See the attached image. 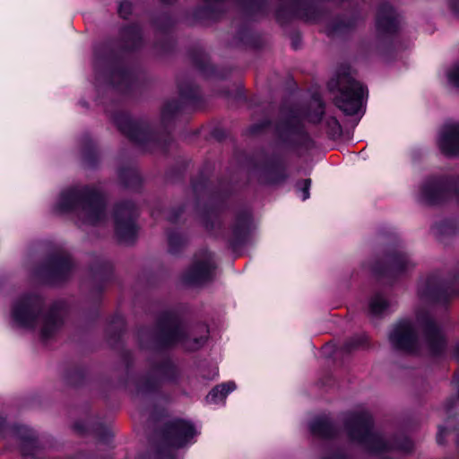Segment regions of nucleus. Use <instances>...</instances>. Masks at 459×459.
I'll list each match as a JSON object with an SVG mask.
<instances>
[{
    "mask_svg": "<svg viewBox=\"0 0 459 459\" xmlns=\"http://www.w3.org/2000/svg\"><path fill=\"white\" fill-rule=\"evenodd\" d=\"M389 341L394 349L409 353L417 352L426 346L436 355L446 345L443 333L425 310H417L414 322H399L390 333Z\"/></svg>",
    "mask_w": 459,
    "mask_h": 459,
    "instance_id": "nucleus-1",
    "label": "nucleus"
},
{
    "mask_svg": "<svg viewBox=\"0 0 459 459\" xmlns=\"http://www.w3.org/2000/svg\"><path fill=\"white\" fill-rule=\"evenodd\" d=\"M345 426L350 438L372 455L394 450L410 451L411 448V441L405 437H394L374 431L371 416L366 411L349 414Z\"/></svg>",
    "mask_w": 459,
    "mask_h": 459,
    "instance_id": "nucleus-2",
    "label": "nucleus"
},
{
    "mask_svg": "<svg viewBox=\"0 0 459 459\" xmlns=\"http://www.w3.org/2000/svg\"><path fill=\"white\" fill-rule=\"evenodd\" d=\"M13 317L22 327L35 328L40 325L41 338L52 337L62 324V304H55L50 310L42 313V299L37 295H28L20 299L13 306Z\"/></svg>",
    "mask_w": 459,
    "mask_h": 459,
    "instance_id": "nucleus-3",
    "label": "nucleus"
},
{
    "mask_svg": "<svg viewBox=\"0 0 459 459\" xmlns=\"http://www.w3.org/2000/svg\"><path fill=\"white\" fill-rule=\"evenodd\" d=\"M207 333L206 325H200L197 330H188L178 316L169 313L160 318L152 339L155 347L180 343L186 350L195 351L204 344Z\"/></svg>",
    "mask_w": 459,
    "mask_h": 459,
    "instance_id": "nucleus-4",
    "label": "nucleus"
},
{
    "mask_svg": "<svg viewBox=\"0 0 459 459\" xmlns=\"http://www.w3.org/2000/svg\"><path fill=\"white\" fill-rule=\"evenodd\" d=\"M56 208L62 212H74L88 224H97L106 218L104 197L88 188H70L61 193Z\"/></svg>",
    "mask_w": 459,
    "mask_h": 459,
    "instance_id": "nucleus-5",
    "label": "nucleus"
},
{
    "mask_svg": "<svg viewBox=\"0 0 459 459\" xmlns=\"http://www.w3.org/2000/svg\"><path fill=\"white\" fill-rule=\"evenodd\" d=\"M333 84V82L329 84L331 89ZM334 84L338 91L334 96L335 105L348 116L361 112L365 96L364 87L350 74H340Z\"/></svg>",
    "mask_w": 459,
    "mask_h": 459,
    "instance_id": "nucleus-6",
    "label": "nucleus"
},
{
    "mask_svg": "<svg viewBox=\"0 0 459 459\" xmlns=\"http://www.w3.org/2000/svg\"><path fill=\"white\" fill-rule=\"evenodd\" d=\"M196 433L195 427L190 422L183 420H174L166 426L160 447L153 455L143 459H175L171 448L184 446Z\"/></svg>",
    "mask_w": 459,
    "mask_h": 459,
    "instance_id": "nucleus-7",
    "label": "nucleus"
},
{
    "mask_svg": "<svg viewBox=\"0 0 459 459\" xmlns=\"http://www.w3.org/2000/svg\"><path fill=\"white\" fill-rule=\"evenodd\" d=\"M215 263L208 251L197 254L191 265L183 273L181 280L189 286H200L211 281L214 275Z\"/></svg>",
    "mask_w": 459,
    "mask_h": 459,
    "instance_id": "nucleus-8",
    "label": "nucleus"
},
{
    "mask_svg": "<svg viewBox=\"0 0 459 459\" xmlns=\"http://www.w3.org/2000/svg\"><path fill=\"white\" fill-rule=\"evenodd\" d=\"M135 216L136 210L132 204L117 206V244L128 246L134 243L137 237Z\"/></svg>",
    "mask_w": 459,
    "mask_h": 459,
    "instance_id": "nucleus-9",
    "label": "nucleus"
},
{
    "mask_svg": "<svg viewBox=\"0 0 459 459\" xmlns=\"http://www.w3.org/2000/svg\"><path fill=\"white\" fill-rule=\"evenodd\" d=\"M94 67L99 80L108 78V87L114 89L115 51L112 43L100 45L95 50Z\"/></svg>",
    "mask_w": 459,
    "mask_h": 459,
    "instance_id": "nucleus-10",
    "label": "nucleus"
},
{
    "mask_svg": "<svg viewBox=\"0 0 459 459\" xmlns=\"http://www.w3.org/2000/svg\"><path fill=\"white\" fill-rule=\"evenodd\" d=\"M418 295L422 301L446 303L455 296L448 289H443L437 279L431 277L421 281L418 286Z\"/></svg>",
    "mask_w": 459,
    "mask_h": 459,
    "instance_id": "nucleus-11",
    "label": "nucleus"
},
{
    "mask_svg": "<svg viewBox=\"0 0 459 459\" xmlns=\"http://www.w3.org/2000/svg\"><path fill=\"white\" fill-rule=\"evenodd\" d=\"M117 126L122 134L136 143H142L149 137L146 125L127 116L117 115Z\"/></svg>",
    "mask_w": 459,
    "mask_h": 459,
    "instance_id": "nucleus-12",
    "label": "nucleus"
},
{
    "mask_svg": "<svg viewBox=\"0 0 459 459\" xmlns=\"http://www.w3.org/2000/svg\"><path fill=\"white\" fill-rule=\"evenodd\" d=\"M447 192V183L443 178H430L425 181L420 189V199L428 204L442 202Z\"/></svg>",
    "mask_w": 459,
    "mask_h": 459,
    "instance_id": "nucleus-13",
    "label": "nucleus"
},
{
    "mask_svg": "<svg viewBox=\"0 0 459 459\" xmlns=\"http://www.w3.org/2000/svg\"><path fill=\"white\" fill-rule=\"evenodd\" d=\"M438 144L442 152L447 156L459 153V124H446L439 135Z\"/></svg>",
    "mask_w": 459,
    "mask_h": 459,
    "instance_id": "nucleus-14",
    "label": "nucleus"
},
{
    "mask_svg": "<svg viewBox=\"0 0 459 459\" xmlns=\"http://www.w3.org/2000/svg\"><path fill=\"white\" fill-rule=\"evenodd\" d=\"M72 267L73 264L68 255L53 258L48 268V276L50 281L58 282L66 279Z\"/></svg>",
    "mask_w": 459,
    "mask_h": 459,
    "instance_id": "nucleus-15",
    "label": "nucleus"
},
{
    "mask_svg": "<svg viewBox=\"0 0 459 459\" xmlns=\"http://www.w3.org/2000/svg\"><path fill=\"white\" fill-rule=\"evenodd\" d=\"M398 16L393 7L389 4L382 5L377 18L378 30L384 33H393L398 29Z\"/></svg>",
    "mask_w": 459,
    "mask_h": 459,
    "instance_id": "nucleus-16",
    "label": "nucleus"
},
{
    "mask_svg": "<svg viewBox=\"0 0 459 459\" xmlns=\"http://www.w3.org/2000/svg\"><path fill=\"white\" fill-rule=\"evenodd\" d=\"M141 183V178L138 171L133 168L128 167L119 169L117 172V186H121L126 188H136Z\"/></svg>",
    "mask_w": 459,
    "mask_h": 459,
    "instance_id": "nucleus-17",
    "label": "nucleus"
},
{
    "mask_svg": "<svg viewBox=\"0 0 459 459\" xmlns=\"http://www.w3.org/2000/svg\"><path fill=\"white\" fill-rule=\"evenodd\" d=\"M392 307V303L382 294H375L369 300L368 312L373 316H380L387 314Z\"/></svg>",
    "mask_w": 459,
    "mask_h": 459,
    "instance_id": "nucleus-18",
    "label": "nucleus"
},
{
    "mask_svg": "<svg viewBox=\"0 0 459 459\" xmlns=\"http://www.w3.org/2000/svg\"><path fill=\"white\" fill-rule=\"evenodd\" d=\"M311 432L321 437H331L334 435V428L327 417H318L310 424Z\"/></svg>",
    "mask_w": 459,
    "mask_h": 459,
    "instance_id": "nucleus-19",
    "label": "nucleus"
},
{
    "mask_svg": "<svg viewBox=\"0 0 459 459\" xmlns=\"http://www.w3.org/2000/svg\"><path fill=\"white\" fill-rule=\"evenodd\" d=\"M235 389L236 384L234 382L218 385L207 394L206 400L208 403H218L219 402L224 401L226 396Z\"/></svg>",
    "mask_w": 459,
    "mask_h": 459,
    "instance_id": "nucleus-20",
    "label": "nucleus"
},
{
    "mask_svg": "<svg viewBox=\"0 0 459 459\" xmlns=\"http://www.w3.org/2000/svg\"><path fill=\"white\" fill-rule=\"evenodd\" d=\"M414 266V263L405 255L399 254L395 256L387 269L388 274H399L404 273Z\"/></svg>",
    "mask_w": 459,
    "mask_h": 459,
    "instance_id": "nucleus-21",
    "label": "nucleus"
},
{
    "mask_svg": "<svg viewBox=\"0 0 459 459\" xmlns=\"http://www.w3.org/2000/svg\"><path fill=\"white\" fill-rule=\"evenodd\" d=\"M251 218L248 213L239 215L233 226V235L237 241L243 240L249 231Z\"/></svg>",
    "mask_w": 459,
    "mask_h": 459,
    "instance_id": "nucleus-22",
    "label": "nucleus"
},
{
    "mask_svg": "<svg viewBox=\"0 0 459 459\" xmlns=\"http://www.w3.org/2000/svg\"><path fill=\"white\" fill-rule=\"evenodd\" d=\"M123 37L126 39V46L128 48H137L141 39V30L137 26H131L126 28L122 32Z\"/></svg>",
    "mask_w": 459,
    "mask_h": 459,
    "instance_id": "nucleus-23",
    "label": "nucleus"
},
{
    "mask_svg": "<svg viewBox=\"0 0 459 459\" xmlns=\"http://www.w3.org/2000/svg\"><path fill=\"white\" fill-rule=\"evenodd\" d=\"M451 385L453 386L454 391L455 392V396L450 397L446 401L443 405V408L446 413H448L453 408H455L459 403V369L455 373Z\"/></svg>",
    "mask_w": 459,
    "mask_h": 459,
    "instance_id": "nucleus-24",
    "label": "nucleus"
},
{
    "mask_svg": "<svg viewBox=\"0 0 459 459\" xmlns=\"http://www.w3.org/2000/svg\"><path fill=\"white\" fill-rule=\"evenodd\" d=\"M117 91L122 87L123 84H125L126 87L132 82L133 80V74L132 73L126 69L122 68L121 66H118L117 64Z\"/></svg>",
    "mask_w": 459,
    "mask_h": 459,
    "instance_id": "nucleus-25",
    "label": "nucleus"
},
{
    "mask_svg": "<svg viewBox=\"0 0 459 459\" xmlns=\"http://www.w3.org/2000/svg\"><path fill=\"white\" fill-rule=\"evenodd\" d=\"M449 431L459 432L457 422L454 420H448L446 427H439L437 435V440L438 444H443L445 442V437Z\"/></svg>",
    "mask_w": 459,
    "mask_h": 459,
    "instance_id": "nucleus-26",
    "label": "nucleus"
},
{
    "mask_svg": "<svg viewBox=\"0 0 459 459\" xmlns=\"http://www.w3.org/2000/svg\"><path fill=\"white\" fill-rule=\"evenodd\" d=\"M21 448L24 455H32L34 456V453L30 450L36 447V440L31 434L27 435L26 437H21Z\"/></svg>",
    "mask_w": 459,
    "mask_h": 459,
    "instance_id": "nucleus-27",
    "label": "nucleus"
},
{
    "mask_svg": "<svg viewBox=\"0 0 459 459\" xmlns=\"http://www.w3.org/2000/svg\"><path fill=\"white\" fill-rule=\"evenodd\" d=\"M446 77L451 84L459 86V60L447 70Z\"/></svg>",
    "mask_w": 459,
    "mask_h": 459,
    "instance_id": "nucleus-28",
    "label": "nucleus"
},
{
    "mask_svg": "<svg viewBox=\"0 0 459 459\" xmlns=\"http://www.w3.org/2000/svg\"><path fill=\"white\" fill-rule=\"evenodd\" d=\"M325 123L332 136H339L342 134V126L335 117H328Z\"/></svg>",
    "mask_w": 459,
    "mask_h": 459,
    "instance_id": "nucleus-29",
    "label": "nucleus"
},
{
    "mask_svg": "<svg viewBox=\"0 0 459 459\" xmlns=\"http://www.w3.org/2000/svg\"><path fill=\"white\" fill-rule=\"evenodd\" d=\"M366 341H367V338L364 335L355 337L346 342L345 348L347 351H351L352 349H355V348H358V347L363 345L366 342Z\"/></svg>",
    "mask_w": 459,
    "mask_h": 459,
    "instance_id": "nucleus-30",
    "label": "nucleus"
},
{
    "mask_svg": "<svg viewBox=\"0 0 459 459\" xmlns=\"http://www.w3.org/2000/svg\"><path fill=\"white\" fill-rule=\"evenodd\" d=\"M182 244V238L178 235H170L169 237V245L171 252H176V246Z\"/></svg>",
    "mask_w": 459,
    "mask_h": 459,
    "instance_id": "nucleus-31",
    "label": "nucleus"
},
{
    "mask_svg": "<svg viewBox=\"0 0 459 459\" xmlns=\"http://www.w3.org/2000/svg\"><path fill=\"white\" fill-rule=\"evenodd\" d=\"M316 106L319 109L318 113L316 115L310 116L309 117L310 121L314 123H317L321 120L324 112L323 103L320 100H316Z\"/></svg>",
    "mask_w": 459,
    "mask_h": 459,
    "instance_id": "nucleus-32",
    "label": "nucleus"
},
{
    "mask_svg": "<svg viewBox=\"0 0 459 459\" xmlns=\"http://www.w3.org/2000/svg\"><path fill=\"white\" fill-rule=\"evenodd\" d=\"M303 187H302V200H307L309 197V188L311 186V180L310 179H305L302 182Z\"/></svg>",
    "mask_w": 459,
    "mask_h": 459,
    "instance_id": "nucleus-33",
    "label": "nucleus"
},
{
    "mask_svg": "<svg viewBox=\"0 0 459 459\" xmlns=\"http://www.w3.org/2000/svg\"><path fill=\"white\" fill-rule=\"evenodd\" d=\"M131 9H132V5L130 3H128V2L121 3L120 7H119V13L121 16L126 17L131 12Z\"/></svg>",
    "mask_w": 459,
    "mask_h": 459,
    "instance_id": "nucleus-34",
    "label": "nucleus"
},
{
    "mask_svg": "<svg viewBox=\"0 0 459 459\" xmlns=\"http://www.w3.org/2000/svg\"><path fill=\"white\" fill-rule=\"evenodd\" d=\"M178 104L176 102L169 103L166 105V107L163 109V116H166L169 112H174L178 109Z\"/></svg>",
    "mask_w": 459,
    "mask_h": 459,
    "instance_id": "nucleus-35",
    "label": "nucleus"
},
{
    "mask_svg": "<svg viewBox=\"0 0 459 459\" xmlns=\"http://www.w3.org/2000/svg\"><path fill=\"white\" fill-rule=\"evenodd\" d=\"M449 5L453 12L459 15V0H449Z\"/></svg>",
    "mask_w": 459,
    "mask_h": 459,
    "instance_id": "nucleus-36",
    "label": "nucleus"
},
{
    "mask_svg": "<svg viewBox=\"0 0 459 459\" xmlns=\"http://www.w3.org/2000/svg\"><path fill=\"white\" fill-rule=\"evenodd\" d=\"M453 358L459 361V342L455 345L453 349Z\"/></svg>",
    "mask_w": 459,
    "mask_h": 459,
    "instance_id": "nucleus-37",
    "label": "nucleus"
},
{
    "mask_svg": "<svg viewBox=\"0 0 459 459\" xmlns=\"http://www.w3.org/2000/svg\"><path fill=\"white\" fill-rule=\"evenodd\" d=\"M178 215L177 214V215H175V216H171V217L169 218V220H170V221H176V220L178 219Z\"/></svg>",
    "mask_w": 459,
    "mask_h": 459,
    "instance_id": "nucleus-38",
    "label": "nucleus"
},
{
    "mask_svg": "<svg viewBox=\"0 0 459 459\" xmlns=\"http://www.w3.org/2000/svg\"><path fill=\"white\" fill-rule=\"evenodd\" d=\"M456 445L459 447V432L457 433Z\"/></svg>",
    "mask_w": 459,
    "mask_h": 459,
    "instance_id": "nucleus-39",
    "label": "nucleus"
},
{
    "mask_svg": "<svg viewBox=\"0 0 459 459\" xmlns=\"http://www.w3.org/2000/svg\"><path fill=\"white\" fill-rule=\"evenodd\" d=\"M161 1H162V2H164V3H169V2H171L172 0H161Z\"/></svg>",
    "mask_w": 459,
    "mask_h": 459,
    "instance_id": "nucleus-40",
    "label": "nucleus"
},
{
    "mask_svg": "<svg viewBox=\"0 0 459 459\" xmlns=\"http://www.w3.org/2000/svg\"><path fill=\"white\" fill-rule=\"evenodd\" d=\"M285 178H286V176H285V175L281 176V180H283Z\"/></svg>",
    "mask_w": 459,
    "mask_h": 459,
    "instance_id": "nucleus-41",
    "label": "nucleus"
},
{
    "mask_svg": "<svg viewBox=\"0 0 459 459\" xmlns=\"http://www.w3.org/2000/svg\"><path fill=\"white\" fill-rule=\"evenodd\" d=\"M75 428H76L78 430H80V428H79V426H78V425H75Z\"/></svg>",
    "mask_w": 459,
    "mask_h": 459,
    "instance_id": "nucleus-42",
    "label": "nucleus"
},
{
    "mask_svg": "<svg viewBox=\"0 0 459 459\" xmlns=\"http://www.w3.org/2000/svg\"><path fill=\"white\" fill-rule=\"evenodd\" d=\"M458 295H459V292H458Z\"/></svg>",
    "mask_w": 459,
    "mask_h": 459,
    "instance_id": "nucleus-43",
    "label": "nucleus"
}]
</instances>
